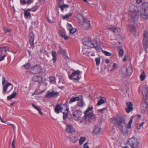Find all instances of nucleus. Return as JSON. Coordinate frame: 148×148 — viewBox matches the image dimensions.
<instances>
[{
    "label": "nucleus",
    "instance_id": "obj_1",
    "mask_svg": "<svg viewBox=\"0 0 148 148\" xmlns=\"http://www.w3.org/2000/svg\"><path fill=\"white\" fill-rule=\"evenodd\" d=\"M133 118H132L127 123L126 127V123L125 120L123 117L121 116H117L115 118V120L116 122L117 125L119 128L122 131L125 132L126 130V127L128 129H130L131 127V124L133 122Z\"/></svg>",
    "mask_w": 148,
    "mask_h": 148
},
{
    "label": "nucleus",
    "instance_id": "obj_2",
    "mask_svg": "<svg viewBox=\"0 0 148 148\" xmlns=\"http://www.w3.org/2000/svg\"><path fill=\"white\" fill-rule=\"evenodd\" d=\"M129 18L134 19V20H137L138 16L137 7L135 5L131 4L129 6Z\"/></svg>",
    "mask_w": 148,
    "mask_h": 148
},
{
    "label": "nucleus",
    "instance_id": "obj_3",
    "mask_svg": "<svg viewBox=\"0 0 148 148\" xmlns=\"http://www.w3.org/2000/svg\"><path fill=\"white\" fill-rule=\"evenodd\" d=\"M83 43L86 46L91 48H95L97 45L96 40L91 38H85L83 40Z\"/></svg>",
    "mask_w": 148,
    "mask_h": 148
},
{
    "label": "nucleus",
    "instance_id": "obj_4",
    "mask_svg": "<svg viewBox=\"0 0 148 148\" xmlns=\"http://www.w3.org/2000/svg\"><path fill=\"white\" fill-rule=\"evenodd\" d=\"M142 10L141 16L144 19H148V2H146L141 5Z\"/></svg>",
    "mask_w": 148,
    "mask_h": 148
},
{
    "label": "nucleus",
    "instance_id": "obj_5",
    "mask_svg": "<svg viewBox=\"0 0 148 148\" xmlns=\"http://www.w3.org/2000/svg\"><path fill=\"white\" fill-rule=\"evenodd\" d=\"M137 20H134V19L129 18V23L128 25L129 30L132 33L133 35L136 36L137 32L136 29L134 25L135 21Z\"/></svg>",
    "mask_w": 148,
    "mask_h": 148
},
{
    "label": "nucleus",
    "instance_id": "obj_6",
    "mask_svg": "<svg viewBox=\"0 0 148 148\" xmlns=\"http://www.w3.org/2000/svg\"><path fill=\"white\" fill-rule=\"evenodd\" d=\"M128 143L132 148H139V144L136 138L132 137L129 139Z\"/></svg>",
    "mask_w": 148,
    "mask_h": 148
},
{
    "label": "nucleus",
    "instance_id": "obj_7",
    "mask_svg": "<svg viewBox=\"0 0 148 148\" xmlns=\"http://www.w3.org/2000/svg\"><path fill=\"white\" fill-rule=\"evenodd\" d=\"M82 73V72L79 70L75 71L70 75H69V78L73 80L78 81L80 79V73Z\"/></svg>",
    "mask_w": 148,
    "mask_h": 148
},
{
    "label": "nucleus",
    "instance_id": "obj_8",
    "mask_svg": "<svg viewBox=\"0 0 148 148\" xmlns=\"http://www.w3.org/2000/svg\"><path fill=\"white\" fill-rule=\"evenodd\" d=\"M148 34L147 31H145L143 33V44L145 51L147 52V49L148 47Z\"/></svg>",
    "mask_w": 148,
    "mask_h": 148
},
{
    "label": "nucleus",
    "instance_id": "obj_9",
    "mask_svg": "<svg viewBox=\"0 0 148 148\" xmlns=\"http://www.w3.org/2000/svg\"><path fill=\"white\" fill-rule=\"evenodd\" d=\"M59 92L52 90L48 91L45 95V97L47 98H51L53 97H58L59 95Z\"/></svg>",
    "mask_w": 148,
    "mask_h": 148
},
{
    "label": "nucleus",
    "instance_id": "obj_10",
    "mask_svg": "<svg viewBox=\"0 0 148 148\" xmlns=\"http://www.w3.org/2000/svg\"><path fill=\"white\" fill-rule=\"evenodd\" d=\"M82 112L79 110H75L73 112V118L75 121H79L81 119Z\"/></svg>",
    "mask_w": 148,
    "mask_h": 148
},
{
    "label": "nucleus",
    "instance_id": "obj_11",
    "mask_svg": "<svg viewBox=\"0 0 148 148\" xmlns=\"http://www.w3.org/2000/svg\"><path fill=\"white\" fill-rule=\"evenodd\" d=\"M147 101L146 99L143 100L140 105V110L142 113H144L147 111Z\"/></svg>",
    "mask_w": 148,
    "mask_h": 148
},
{
    "label": "nucleus",
    "instance_id": "obj_12",
    "mask_svg": "<svg viewBox=\"0 0 148 148\" xmlns=\"http://www.w3.org/2000/svg\"><path fill=\"white\" fill-rule=\"evenodd\" d=\"M6 82V79L4 77H3L2 78V84L4 85L3 86V93L5 95V92L7 91L8 87L12 85L10 83L7 82L6 84L5 85Z\"/></svg>",
    "mask_w": 148,
    "mask_h": 148
},
{
    "label": "nucleus",
    "instance_id": "obj_13",
    "mask_svg": "<svg viewBox=\"0 0 148 148\" xmlns=\"http://www.w3.org/2000/svg\"><path fill=\"white\" fill-rule=\"evenodd\" d=\"M142 93L144 99H148V87L147 85H145L143 87Z\"/></svg>",
    "mask_w": 148,
    "mask_h": 148
},
{
    "label": "nucleus",
    "instance_id": "obj_14",
    "mask_svg": "<svg viewBox=\"0 0 148 148\" xmlns=\"http://www.w3.org/2000/svg\"><path fill=\"white\" fill-rule=\"evenodd\" d=\"M133 71L131 66H129L126 69V74H123L122 76L124 77L130 76L132 74Z\"/></svg>",
    "mask_w": 148,
    "mask_h": 148
},
{
    "label": "nucleus",
    "instance_id": "obj_15",
    "mask_svg": "<svg viewBox=\"0 0 148 148\" xmlns=\"http://www.w3.org/2000/svg\"><path fill=\"white\" fill-rule=\"evenodd\" d=\"M31 71L34 73H40L42 71V68L40 66H36L31 68Z\"/></svg>",
    "mask_w": 148,
    "mask_h": 148
},
{
    "label": "nucleus",
    "instance_id": "obj_16",
    "mask_svg": "<svg viewBox=\"0 0 148 148\" xmlns=\"http://www.w3.org/2000/svg\"><path fill=\"white\" fill-rule=\"evenodd\" d=\"M126 104L127 108H125V110L127 113H129L133 109V104L132 102H127Z\"/></svg>",
    "mask_w": 148,
    "mask_h": 148
},
{
    "label": "nucleus",
    "instance_id": "obj_17",
    "mask_svg": "<svg viewBox=\"0 0 148 148\" xmlns=\"http://www.w3.org/2000/svg\"><path fill=\"white\" fill-rule=\"evenodd\" d=\"M66 132L71 133H73L75 132V130L73 129L72 126L71 125L68 124L66 126Z\"/></svg>",
    "mask_w": 148,
    "mask_h": 148
},
{
    "label": "nucleus",
    "instance_id": "obj_18",
    "mask_svg": "<svg viewBox=\"0 0 148 148\" xmlns=\"http://www.w3.org/2000/svg\"><path fill=\"white\" fill-rule=\"evenodd\" d=\"M63 108H62L60 105L58 104L57 105L55 108L54 111L55 113L58 114L60 112H62Z\"/></svg>",
    "mask_w": 148,
    "mask_h": 148
},
{
    "label": "nucleus",
    "instance_id": "obj_19",
    "mask_svg": "<svg viewBox=\"0 0 148 148\" xmlns=\"http://www.w3.org/2000/svg\"><path fill=\"white\" fill-rule=\"evenodd\" d=\"M109 28L115 34H117L121 31V29L120 28L116 27L114 26L109 27Z\"/></svg>",
    "mask_w": 148,
    "mask_h": 148
},
{
    "label": "nucleus",
    "instance_id": "obj_20",
    "mask_svg": "<svg viewBox=\"0 0 148 148\" xmlns=\"http://www.w3.org/2000/svg\"><path fill=\"white\" fill-rule=\"evenodd\" d=\"M106 102V99L104 97L101 96L100 97V99H99L97 103V106H99L101 104L104 103Z\"/></svg>",
    "mask_w": 148,
    "mask_h": 148
},
{
    "label": "nucleus",
    "instance_id": "obj_21",
    "mask_svg": "<svg viewBox=\"0 0 148 148\" xmlns=\"http://www.w3.org/2000/svg\"><path fill=\"white\" fill-rule=\"evenodd\" d=\"M101 131L100 126L98 125H96L94 127L93 133L94 134H97L99 133Z\"/></svg>",
    "mask_w": 148,
    "mask_h": 148
},
{
    "label": "nucleus",
    "instance_id": "obj_22",
    "mask_svg": "<svg viewBox=\"0 0 148 148\" xmlns=\"http://www.w3.org/2000/svg\"><path fill=\"white\" fill-rule=\"evenodd\" d=\"M29 42L30 45L33 46L34 44V35L33 33H31L29 36Z\"/></svg>",
    "mask_w": 148,
    "mask_h": 148
},
{
    "label": "nucleus",
    "instance_id": "obj_23",
    "mask_svg": "<svg viewBox=\"0 0 148 148\" xmlns=\"http://www.w3.org/2000/svg\"><path fill=\"white\" fill-rule=\"evenodd\" d=\"M59 33L60 36L64 38L65 40H67L68 38V37L66 35L65 32L62 30H60Z\"/></svg>",
    "mask_w": 148,
    "mask_h": 148
},
{
    "label": "nucleus",
    "instance_id": "obj_24",
    "mask_svg": "<svg viewBox=\"0 0 148 148\" xmlns=\"http://www.w3.org/2000/svg\"><path fill=\"white\" fill-rule=\"evenodd\" d=\"M119 57H122L124 54V50L122 47H117Z\"/></svg>",
    "mask_w": 148,
    "mask_h": 148
},
{
    "label": "nucleus",
    "instance_id": "obj_25",
    "mask_svg": "<svg viewBox=\"0 0 148 148\" xmlns=\"http://www.w3.org/2000/svg\"><path fill=\"white\" fill-rule=\"evenodd\" d=\"M34 0H20V2L22 5L30 4L32 3Z\"/></svg>",
    "mask_w": 148,
    "mask_h": 148
},
{
    "label": "nucleus",
    "instance_id": "obj_26",
    "mask_svg": "<svg viewBox=\"0 0 148 148\" xmlns=\"http://www.w3.org/2000/svg\"><path fill=\"white\" fill-rule=\"evenodd\" d=\"M32 80L35 82H40L42 81V79L40 76H36L33 77Z\"/></svg>",
    "mask_w": 148,
    "mask_h": 148
},
{
    "label": "nucleus",
    "instance_id": "obj_27",
    "mask_svg": "<svg viewBox=\"0 0 148 148\" xmlns=\"http://www.w3.org/2000/svg\"><path fill=\"white\" fill-rule=\"evenodd\" d=\"M83 27L84 29L86 30H88L91 28V26L90 23H83Z\"/></svg>",
    "mask_w": 148,
    "mask_h": 148
},
{
    "label": "nucleus",
    "instance_id": "obj_28",
    "mask_svg": "<svg viewBox=\"0 0 148 148\" xmlns=\"http://www.w3.org/2000/svg\"><path fill=\"white\" fill-rule=\"evenodd\" d=\"M7 51H10L8 47H0V52H1L2 54L3 53V52H4V54H5L6 52Z\"/></svg>",
    "mask_w": 148,
    "mask_h": 148
},
{
    "label": "nucleus",
    "instance_id": "obj_29",
    "mask_svg": "<svg viewBox=\"0 0 148 148\" xmlns=\"http://www.w3.org/2000/svg\"><path fill=\"white\" fill-rule=\"evenodd\" d=\"M31 9H28L24 11V15L26 18H27L28 17L31 16V14L29 12V11Z\"/></svg>",
    "mask_w": 148,
    "mask_h": 148
},
{
    "label": "nucleus",
    "instance_id": "obj_30",
    "mask_svg": "<svg viewBox=\"0 0 148 148\" xmlns=\"http://www.w3.org/2000/svg\"><path fill=\"white\" fill-rule=\"evenodd\" d=\"M86 138L85 137H81L79 140V143L80 145H82L86 140Z\"/></svg>",
    "mask_w": 148,
    "mask_h": 148
},
{
    "label": "nucleus",
    "instance_id": "obj_31",
    "mask_svg": "<svg viewBox=\"0 0 148 148\" xmlns=\"http://www.w3.org/2000/svg\"><path fill=\"white\" fill-rule=\"evenodd\" d=\"M69 6L66 4H63L62 5H59L58 7L60 8L62 11L64 12V10L66 11V8H68Z\"/></svg>",
    "mask_w": 148,
    "mask_h": 148
},
{
    "label": "nucleus",
    "instance_id": "obj_32",
    "mask_svg": "<svg viewBox=\"0 0 148 148\" xmlns=\"http://www.w3.org/2000/svg\"><path fill=\"white\" fill-rule=\"evenodd\" d=\"M16 95V93L14 91L13 92L12 94L7 97V99L8 100H10L14 98Z\"/></svg>",
    "mask_w": 148,
    "mask_h": 148
},
{
    "label": "nucleus",
    "instance_id": "obj_33",
    "mask_svg": "<svg viewBox=\"0 0 148 148\" xmlns=\"http://www.w3.org/2000/svg\"><path fill=\"white\" fill-rule=\"evenodd\" d=\"M79 99V97H72L69 101V103H73L76 101H78Z\"/></svg>",
    "mask_w": 148,
    "mask_h": 148
},
{
    "label": "nucleus",
    "instance_id": "obj_34",
    "mask_svg": "<svg viewBox=\"0 0 148 148\" xmlns=\"http://www.w3.org/2000/svg\"><path fill=\"white\" fill-rule=\"evenodd\" d=\"M51 54L52 56L53 57L52 59V60L53 61V63H54L56 62V53L55 51H53L52 52Z\"/></svg>",
    "mask_w": 148,
    "mask_h": 148
},
{
    "label": "nucleus",
    "instance_id": "obj_35",
    "mask_svg": "<svg viewBox=\"0 0 148 148\" xmlns=\"http://www.w3.org/2000/svg\"><path fill=\"white\" fill-rule=\"evenodd\" d=\"M69 111V108H66L65 111L63 112V119L64 120L66 118L67 116V114Z\"/></svg>",
    "mask_w": 148,
    "mask_h": 148
},
{
    "label": "nucleus",
    "instance_id": "obj_36",
    "mask_svg": "<svg viewBox=\"0 0 148 148\" xmlns=\"http://www.w3.org/2000/svg\"><path fill=\"white\" fill-rule=\"evenodd\" d=\"M145 78L146 76L145 74V72L143 71L140 75V78L141 81H143L145 79Z\"/></svg>",
    "mask_w": 148,
    "mask_h": 148
},
{
    "label": "nucleus",
    "instance_id": "obj_37",
    "mask_svg": "<svg viewBox=\"0 0 148 148\" xmlns=\"http://www.w3.org/2000/svg\"><path fill=\"white\" fill-rule=\"evenodd\" d=\"M78 101V104L79 107H82L84 106V103L82 100H79V99Z\"/></svg>",
    "mask_w": 148,
    "mask_h": 148
},
{
    "label": "nucleus",
    "instance_id": "obj_38",
    "mask_svg": "<svg viewBox=\"0 0 148 148\" xmlns=\"http://www.w3.org/2000/svg\"><path fill=\"white\" fill-rule=\"evenodd\" d=\"M49 79L50 83L53 84H55L56 83V80L55 78L51 76L49 77Z\"/></svg>",
    "mask_w": 148,
    "mask_h": 148
},
{
    "label": "nucleus",
    "instance_id": "obj_39",
    "mask_svg": "<svg viewBox=\"0 0 148 148\" xmlns=\"http://www.w3.org/2000/svg\"><path fill=\"white\" fill-rule=\"evenodd\" d=\"M72 15V13H69L65 15H62V16L64 19H67Z\"/></svg>",
    "mask_w": 148,
    "mask_h": 148
},
{
    "label": "nucleus",
    "instance_id": "obj_40",
    "mask_svg": "<svg viewBox=\"0 0 148 148\" xmlns=\"http://www.w3.org/2000/svg\"><path fill=\"white\" fill-rule=\"evenodd\" d=\"M102 51L106 56H110L112 55V53H110L109 52L104 51L103 50H102Z\"/></svg>",
    "mask_w": 148,
    "mask_h": 148
},
{
    "label": "nucleus",
    "instance_id": "obj_41",
    "mask_svg": "<svg viewBox=\"0 0 148 148\" xmlns=\"http://www.w3.org/2000/svg\"><path fill=\"white\" fill-rule=\"evenodd\" d=\"M93 109V107L92 106L89 107L86 110V111H85L84 112V114H87V113L89 112V111H90L92 110Z\"/></svg>",
    "mask_w": 148,
    "mask_h": 148
},
{
    "label": "nucleus",
    "instance_id": "obj_42",
    "mask_svg": "<svg viewBox=\"0 0 148 148\" xmlns=\"http://www.w3.org/2000/svg\"><path fill=\"white\" fill-rule=\"evenodd\" d=\"M58 52L59 53L64 54L65 53V51L61 48H59L58 50Z\"/></svg>",
    "mask_w": 148,
    "mask_h": 148
},
{
    "label": "nucleus",
    "instance_id": "obj_43",
    "mask_svg": "<svg viewBox=\"0 0 148 148\" xmlns=\"http://www.w3.org/2000/svg\"><path fill=\"white\" fill-rule=\"evenodd\" d=\"M100 58H97L95 59V61L97 65H98L100 62Z\"/></svg>",
    "mask_w": 148,
    "mask_h": 148
},
{
    "label": "nucleus",
    "instance_id": "obj_44",
    "mask_svg": "<svg viewBox=\"0 0 148 148\" xmlns=\"http://www.w3.org/2000/svg\"><path fill=\"white\" fill-rule=\"evenodd\" d=\"M107 110V108H103L102 109H100L98 110V112L101 114H102L104 112V111Z\"/></svg>",
    "mask_w": 148,
    "mask_h": 148
},
{
    "label": "nucleus",
    "instance_id": "obj_45",
    "mask_svg": "<svg viewBox=\"0 0 148 148\" xmlns=\"http://www.w3.org/2000/svg\"><path fill=\"white\" fill-rule=\"evenodd\" d=\"M32 106L34 108L36 109L37 111H38L40 108L35 105V104L34 103H32Z\"/></svg>",
    "mask_w": 148,
    "mask_h": 148
},
{
    "label": "nucleus",
    "instance_id": "obj_46",
    "mask_svg": "<svg viewBox=\"0 0 148 148\" xmlns=\"http://www.w3.org/2000/svg\"><path fill=\"white\" fill-rule=\"evenodd\" d=\"M76 29L75 28H73L69 30L70 34H74L76 31Z\"/></svg>",
    "mask_w": 148,
    "mask_h": 148
},
{
    "label": "nucleus",
    "instance_id": "obj_47",
    "mask_svg": "<svg viewBox=\"0 0 148 148\" xmlns=\"http://www.w3.org/2000/svg\"><path fill=\"white\" fill-rule=\"evenodd\" d=\"M23 66L25 67L27 69H29L30 67V65L29 64H26L24 65Z\"/></svg>",
    "mask_w": 148,
    "mask_h": 148
},
{
    "label": "nucleus",
    "instance_id": "obj_48",
    "mask_svg": "<svg viewBox=\"0 0 148 148\" xmlns=\"http://www.w3.org/2000/svg\"><path fill=\"white\" fill-rule=\"evenodd\" d=\"M3 29L4 31L5 32V33H6L7 32H10L11 31V29H6L4 27H3Z\"/></svg>",
    "mask_w": 148,
    "mask_h": 148
},
{
    "label": "nucleus",
    "instance_id": "obj_49",
    "mask_svg": "<svg viewBox=\"0 0 148 148\" xmlns=\"http://www.w3.org/2000/svg\"><path fill=\"white\" fill-rule=\"evenodd\" d=\"M6 56L5 55H0V61H1L4 60Z\"/></svg>",
    "mask_w": 148,
    "mask_h": 148
},
{
    "label": "nucleus",
    "instance_id": "obj_50",
    "mask_svg": "<svg viewBox=\"0 0 148 148\" xmlns=\"http://www.w3.org/2000/svg\"><path fill=\"white\" fill-rule=\"evenodd\" d=\"M118 67V66L116 63H114L112 66V68L111 69V71H112L113 69H116Z\"/></svg>",
    "mask_w": 148,
    "mask_h": 148
},
{
    "label": "nucleus",
    "instance_id": "obj_51",
    "mask_svg": "<svg viewBox=\"0 0 148 148\" xmlns=\"http://www.w3.org/2000/svg\"><path fill=\"white\" fill-rule=\"evenodd\" d=\"M73 138H74V139H72V142L73 143H75L78 141V139H75V138H75V137H73Z\"/></svg>",
    "mask_w": 148,
    "mask_h": 148
},
{
    "label": "nucleus",
    "instance_id": "obj_52",
    "mask_svg": "<svg viewBox=\"0 0 148 148\" xmlns=\"http://www.w3.org/2000/svg\"><path fill=\"white\" fill-rule=\"evenodd\" d=\"M84 23H90L89 21L86 18H84V17L83 18Z\"/></svg>",
    "mask_w": 148,
    "mask_h": 148
},
{
    "label": "nucleus",
    "instance_id": "obj_53",
    "mask_svg": "<svg viewBox=\"0 0 148 148\" xmlns=\"http://www.w3.org/2000/svg\"><path fill=\"white\" fill-rule=\"evenodd\" d=\"M88 142L85 143L83 145L84 148H90L89 146L87 145Z\"/></svg>",
    "mask_w": 148,
    "mask_h": 148
},
{
    "label": "nucleus",
    "instance_id": "obj_54",
    "mask_svg": "<svg viewBox=\"0 0 148 148\" xmlns=\"http://www.w3.org/2000/svg\"><path fill=\"white\" fill-rule=\"evenodd\" d=\"M136 128L138 129H140L141 127V126L140 125V123H137L136 125Z\"/></svg>",
    "mask_w": 148,
    "mask_h": 148
},
{
    "label": "nucleus",
    "instance_id": "obj_55",
    "mask_svg": "<svg viewBox=\"0 0 148 148\" xmlns=\"http://www.w3.org/2000/svg\"><path fill=\"white\" fill-rule=\"evenodd\" d=\"M68 28L69 30L73 28L72 26L70 24H68Z\"/></svg>",
    "mask_w": 148,
    "mask_h": 148
},
{
    "label": "nucleus",
    "instance_id": "obj_56",
    "mask_svg": "<svg viewBox=\"0 0 148 148\" xmlns=\"http://www.w3.org/2000/svg\"><path fill=\"white\" fill-rule=\"evenodd\" d=\"M87 49L86 48H83L82 50V52H83V53L84 54L86 53V52H87Z\"/></svg>",
    "mask_w": 148,
    "mask_h": 148
},
{
    "label": "nucleus",
    "instance_id": "obj_57",
    "mask_svg": "<svg viewBox=\"0 0 148 148\" xmlns=\"http://www.w3.org/2000/svg\"><path fill=\"white\" fill-rule=\"evenodd\" d=\"M30 10H32L33 12H35L37 10V8L36 7H34L32 9H30Z\"/></svg>",
    "mask_w": 148,
    "mask_h": 148
},
{
    "label": "nucleus",
    "instance_id": "obj_58",
    "mask_svg": "<svg viewBox=\"0 0 148 148\" xmlns=\"http://www.w3.org/2000/svg\"><path fill=\"white\" fill-rule=\"evenodd\" d=\"M15 137H14L13 139V142H12V146L15 145H14V143L15 142Z\"/></svg>",
    "mask_w": 148,
    "mask_h": 148
},
{
    "label": "nucleus",
    "instance_id": "obj_59",
    "mask_svg": "<svg viewBox=\"0 0 148 148\" xmlns=\"http://www.w3.org/2000/svg\"><path fill=\"white\" fill-rule=\"evenodd\" d=\"M39 113L41 115H43V113L41 111V109L40 108L38 111Z\"/></svg>",
    "mask_w": 148,
    "mask_h": 148
},
{
    "label": "nucleus",
    "instance_id": "obj_60",
    "mask_svg": "<svg viewBox=\"0 0 148 148\" xmlns=\"http://www.w3.org/2000/svg\"><path fill=\"white\" fill-rule=\"evenodd\" d=\"M137 3L139 4L140 3L142 2V0H136Z\"/></svg>",
    "mask_w": 148,
    "mask_h": 148
},
{
    "label": "nucleus",
    "instance_id": "obj_61",
    "mask_svg": "<svg viewBox=\"0 0 148 148\" xmlns=\"http://www.w3.org/2000/svg\"><path fill=\"white\" fill-rule=\"evenodd\" d=\"M109 60L108 59H106L105 60V63L107 64L109 63Z\"/></svg>",
    "mask_w": 148,
    "mask_h": 148
},
{
    "label": "nucleus",
    "instance_id": "obj_62",
    "mask_svg": "<svg viewBox=\"0 0 148 148\" xmlns=\"http://www.w3.org/2000/svg\"><path fill=\"white\" fill-rule=\"evenodd\" d=\"M95 47L96 48V49L97 51H100V50L99 49V48H98V47H97V45Z\"/></svg>",
    "mask_w": 148,
    "mask_h": 148
},
{
    "label": "nucleus",
    "instance_id": "obj_63",
    "mask_svg": "<svg viewBox=\"0 0 148 148\" xmlns=\"http://www.w3.org/2000/svg\"><path fill=\"white\" fill-rule=\"evenodd\" d=\"M127 60V59L125 57L123 59V61L124 62H125Z\"/></svg>",
    "mask_w": 148,
    "mask_h": 148
},
{
    "label": "nucleus",
    "instance_id": "obj_64",
    "mask_svg": "<svg viewBox=\"0 0 148 148\" xmlns=\"http://www.w3.org/2000/svg\"><path fill=\"white\" fill-rule=\"evenodd\" d=\"M144 123L143 122H142L141 123H140V125L141 127L144 124Z\"/></svg>",
    "mask_w": 148,
    "mask_h": 148
}]
</instances>
